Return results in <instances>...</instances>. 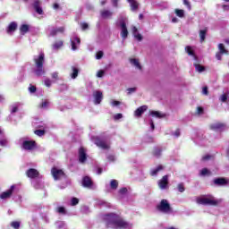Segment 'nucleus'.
Wrapping results in <instances>:
<instances>
[{
  "mask_svg": "<svg viewBox=\"0 0 229 229\" xmlns=\"http://www.w3.org/2000/svg\"><path fill=\"white\" fill-rule=\"evenodd\" d=\"M106 221V225L108 228H115V229H130L131 228V225L126 221H124L119 215L109 214L104 216Z\"/></svg>",
  "mask_w": 229,
  "mask_h": 229,
  "instance_id": "1",
  "label": "nucleus"
},
{
  "mask_svg": "<svg viewBox=\"0 0 229 229\" xmlns=\"http://www.w3.org/2000/svg\"><path fill=\"white\" fill-rule=\"evenodd\" d=\"M44 53H40L38 55L34 56L36 65L34 72L36 76H42L43 74H46V70H44Z\"/></svg>",
  "mask_w": 229,
  "mask_h": 229,
  "instance_id": "2",
  "label": "nucleus"
},
{
  "mask_svg": "<svg viewBox=\"0 0 229 229\" xmlns=\"http://www.w3.org/2000/svg\"><path fill=\"white\" fill-rule=\"evenodd\" d=\"M127 21L126 18H120L116 23V26L121 29V37L123 40L128 38V28L126 27Z\"/></svg>",
  "mask_w": 229,
  "mask_h": 229,
  "instance_id": "3",
  "label": "nucleus"
},
{
  "mask_svg": "<svg viewBox=\"0 0 229 229\" xmlns=\"http://www.w3.org/2000/svg\"><path fill=\"white\" fill-rule=\"evenodd\" d=\"M157 210H159V212H163V214H171V205L169 204L167 199L161 200L160 204L157 205Z\"/></svg>",
  "mask_w": 229,
  "mask_h": 229,
  "instance_id": "4",
  "label": "nucleus"
},
{
  "mask_svg": "<svg viewBox=\"0 0 229 229\" xmlns=\"http://www.w3.org/2000/svg\"><path fill=\"white\" fill-rule=\"evenodd\" d=\"M199 205H217V201L214 199V197H199L197 199Z\"/></svg>",
  "mask_w": 229,
  "mask_h": 229,
  "instance_id": "5",
  "label": "nucleus"
},
{
  "mask_svg": "<svg viewBox=\"0 0 229 229\" xmlns=\"http://www.w3.org/2000/svg\"><path fill=\"white\" fill-rule=\"evenodd\" d=\"M93 142L98 146V148H101V149H109L110 148V143L105 140H102L99 139V137H93L92 138Z\"/></svg>",
  "mask_w": 229,
  "mask_h": 229,
  "instance_id": "6",
  "label": "nucleus"
},
{
  "mask_svg": "<svg viewBox=\"0 0 229 229\" xmlns=\"http://www.w3.org/2000/svg\"><path fill=\"white\" fill-rule=\"evenodd\" d=\"M51 174L55 180H62V178H65L64 171L56 167L52 168Z\"/></svg>",
  "mask_w": 229,
  "mask_h": 229,
  "instance_id": "7",
  "label": "nucleus"
},
{
  "mask_svg": "<svg viewBox=\"0 0 229 229\" xmlns=\"http://www.w3.org/2000/svg\"><path fill=\"white\" fill-rule=\"evenodd\" d=\"M93 98L95 99V105H99L103 101V92L99 90L94 91Z\"/></svg>",
  "mask_w": 229,
  "mask_h": 229,
  "instance_id": "8",
  "label": "nucleus"
},
{
  "mask_svg": "<svg viewBox=\"0 0 229 229\" xmlns=\"http://www.w3.org/2000/svg\"><path fill=\"white\" fill-rule=\"evenodd\" d=\"M211 130H215V131H223L226 130V125L221 123H215L211 124Z\"/></svg>",
  "mask_w": 229,
  "mask_h": 229,
  "instance_id": "9",
  "label": "nucleus"
},
{
  "mask_svg": "<svg viewBox=\"0 0 229 229\" xmlns=\"http://www.w3.org/2000/svg\"><path fill=\"white\" fill-rule=\"evenodd\" d=\"M36 143L33 140H25L22 143L23 149L31 150L35 149Z\"/></svg>",
  "mask_w": 229,
  "mask_h": 229,
  "instance_id": "10",
  "label": "nucleus"
},
{
  "mask_svg": "<svg viewBox=\"0 0 229 229\" xmlns=\"http://www.w3.org/2000/svg\"><path fill=\"white\" fill-rule=\"evenodd\" d=\"M167 185H169V176L165 175L163 178L158 182V186L161 189H167Z\"/></svg>",
  "mask_w": 229,
  "mask_h": 229,
  "instance_id": "11",
  "label": "nucleus"
},
{
  "mask_svg": "<svg viewBox=\"0 0 229 229\" xmlns=\"http://www.w3.org/2000/svg\"><path fill=\"white\" fill-rule=\"evenodd\" d=\"M83 187H87L88 189H94V183L92 182V179L90 177L86 176L82 180Z\"/></svg>",
  "mask_w": 229,
  "mask_h": 229,
  "instance_id": "12",
  "label": "nucleus"
},
{
  "mask_svg": "<svg viewBox=\"0 0 229 229\" xmlns=\"http://www.w3.org/2000/svg\"><path fill=\"white\" fill-rule=\"evenodd\" d=\"M218 49H219V52L216 55V57L218 60H221V55H228V50H226V49L225 48V45L219 44V45H218Z\"/></svg>",
  "mask_w": 229,
  "mask_h": 229,
  "instance_id": "13",
  "label": "nucleus"
},
{
  "mask_svg": "<svg viewBox=\"0 0 229 229\" xmlns=\"http://www.w3.org/2000/svg\"><path fill=\"white\" fill-rule=\"evenodd\" d=\"M14 189H15V185H13V186H11L10 190H8L7 191L3 192L0 195L1 199H8V198H10V196H12Z\"/></svg>",
  "mask_w": 229,
  "mask_h": 229,
  "instance_id": "14",
  "label": "nucleus"
},
{
  "mask_svg": "<svg viewBox=\"0 0 229 229\" xmlns=\"http://www.w3.org/2000/svg\"><path fill=\"white\" fill-rule=\"evenodd\" d=\"M85 160H87V153L85 151V148H81L79 149V161L81 162V164H83Z\"/></svg>",
  "mask_w": 229,
  "mask_h": 229,
  "instance_id": "15",
  "label": "nucleus"
},
{
  "mask_svg": "<svg viewBox=\"0 0 229 229\" xmlns=\"http://www.w3.org/2000/svg\"><path fill=\"white\" fill-rule=\"evenodd\" d=\"M71 42H72V51H76V49H78V47L80 46V38L78 37H73L71 38Z\"/></svg>",
  "mask_w": 229,
  "mask_h": 229,
  "instance_id": "16",
  "label": "nucleus"
},
{
  "mask_svg": "<svg viewBox=\"0 0 229 229\" xmlns=\"http://www.w3.org/2000/svg\"><path fill=\"white\" fill-rule=\"evenodd\" d=\"M33 8L37 12V13H38L39 15H42V13H44L42 7H40V1L34 0Z\"/></svg>",
  "mask_w": 229,
  "mask_h": 229,
  "instance_id": "17",
  "label": "nucleus"
},
{
  "mask_svg": "<svg viewBox=\"0 0 229 229\" xmlns=\"http://www.w3.org/2000/svg\"><path fill=\"white\" fill-rule=\"evenodd\" d=\"M65 31V29L64 27L58 28L57 30L55 28L49 29V35L50 37H55L57 33H64Z\"/></svg>",
  "mask_w": 229,
  "mask_h": 229,
  "instance_id": "18",
  "label": "nucleus"
},
{
  "mask_svg": "<svg viewBox=\"0 0 229 229\" xmlns=\"http://www.w3.org/2000/svg\"><path fill=\"white\" fill-rule=\"evenodd\" d=\"M146 110H148V106H141L134 112V115L136 117H140V115H142Z\"/></svg>",
  "mask_w": 229,
  "mask_h": 229,
  "instance_id": "19",
  "label": "nucleus"
},
{
  "mask_svg": "<svg viewBox=\"0 0 229 229\" xmlns=\"http://www.w3.org/2000/svg\"><path fill=\"white\" fill-rule=\"evenodd\" d=\"M28 178H37L38 177V171L35 168H30L27 171Z\"/></svg>",
  "mask_w": 229,
  "mask_h": 229,
  "instance_id": "20",
  "label": "nucleus"
},
{
  "mask_svg": "<svg viewBox=\"0 0 229 229\" xmlns=\"http://www.w3.org/2000/svg\"><path fill=\"white\" fill-rule=\"evenodd\" d=\"M130 4L131 12H137L139 10V2L137 0H127Z\"/></svg>",
  "mask_w": 229,
  "mask_h": 229,
  "instance_id": "21",
  "label": "nucleus"
},
{
  "mask_svg": "<svg viewBox=\"0 0 229 229\" xmlns=\"http://www.w3.org/2000/svg\"><path fill=\"white\" fill-rule=\"evenodd\" d=\"M130 62L131 64L135 67V69H138V71H142V65H140V63L138 59H131Z\"/></svg>",
  "mask_w": 229,
  "mask_h": 229,
  "instance_id": "22",
  "label": "nucleus"
},
{
  "mask_svg": "<svg viewBox=\"0 0 229 229\" xmlns=\"http://www.w3.org/2000/svg\"><path fill=\"white\" fill-rule=\"evenodd\" d=\"M15 30H17V23H15V21H13L8 26L7 33L12 34L13 33V31H15Z\"/></svg>",
  "mask_w": 229,
  "mask_h": 229,
  "instance_id": "23",
  "label": "nucleus"
},
{
  "mask_svg": "<svg viewBox=\"0 0 229 229\" xmlns=\"http://www.w3.org/2000/svg\"><path fill=\"white\" fill-rule=\"evenodd\" d=\"M132 33H133V36L134 38L137 39V40H142V35H140L139 33V30H137V27L133 26L132 27Z\"/></svg>",
  "mask_w": 229,
  "mask_h": 229,
  "instance_id": "24",
  "label": "nucleus"
},
{
  "mask_svg": "<svg viewBox=\"0 0 229 229\" xmlns=\"http://www.w3.org/2000/svg\"><path fill=\"white\" fill-rule=\"evenodd\" d=\"M0 146H6L8 144V140L4 138V132L0 129Z\"/></svg>",
  "mask_w": 229,
  "mask_h": 229,
  "instance_id": "25",
  "label": "nucleus"
},
{
  "mask_svg": "<svg viewBox=\"0 0 229 229\" xmlns=\"http://www.w3.org/2000/svg\"><path fill=\"white\" fill-rule=\"evenodd\" d=\"M214 183L216 185H226V180L223 178L215 179Z\"/></svg>",
  "mask_w": 229,
  "mask_h": 229,
  "instance_id": "26",
  "label": "nucleus"
},
{
  "mask_svg": "<svg viewBox=\"0 0 229 229\" xmlns=\"http://www.w3.org/2000/svg\"><path fill=\"white\" fill-rule=\"evenodd\" d=\"M185 51L186 53H188V55H190V56H193L196 60V55H194V50L192 49L191 47H186Z\"/></svg>",
  "mask_w": 229,
  "mask_h": 229,
  "instance_id": "27",
  "label": "nucleus"
},
{
  "mask_svg": "<svg viewBox=\"0 0 229 229\" xmlns=\"http://www.w3.org/2000/svg\"><path fill=\"white\" fill-rule=\"evenodd\" d=\"M101 15L104 19H108V17H112V12L105 10L101 12Z\"/></svg>",
  "mask_w": 229,
  "mask_h": 229,
  "instance_id": "28",
  "label": "nucleus"
},
{
  "mask_svg": "<svg viewBox=\"0 0 229 229\" xmlns=\"http://www.w3.org/2000/svg\"><path fill=\"white\" fill-rule=\"evenodd\" d=\"M205 37H207V29L200 30L199 38H200L201 42H203L205 40Z\"/></svg>",
  "mask_w": 229,
  "mask_h": 229,
  "instance_id": "29",
  "label": "nucleus"
},
{
  "mask_svg": "<svg viewBox=\"0 0 229 229\" xmlns=\"http://www.w3.org/2000/svg\"><path fill=\"white\" fill-rule=\"evenodd\" d=\"M150 115H152L153 117H157V119L164 117V115L158 111H151Z\"/></svg>",
  "mask_w": 229,
  "mask_h": 229,
  "instance_id": "30",
  "label": "nucleus"
},
{
  "mask_svg": "<svg viewBox=\"0 0 229 229\" xmlns=\"http://www.w3.org/2000/svg\"><path fill=\"white\" fill-rule=\"evenodd\" d=\"M175 13H176L177 17H180L181 19L185 16V11H183L182 9H176Z\"/></svg>",
  "mask_w": 229,
  "mask_h": 229,
  "instance_id": "31",
  "label": "nucleus"
},
{
  "mask_svg": "<svg viewBox=\"0 0 229 229\" xmlns=\"http://www.w3.org/2000/svg\"><path fill=\"white\" fill-rule=\"evenodd\" d=\"M110 187L111 189H114V190L117 189V187H119V182H117V180H112L110 182Z\"/></svg>",
  "mask_w": 229,
  "mask_h": 229,
  "instance_id": "32",
  "label": "nucleus"
},
{
  "mask_svg": "<svg viewBox=\"0 0 229 229\" xmlns=\"http://www.w3.org/2000/svg\"><path fill=\"white\" fill-rule=\"evenodd\" d=\"M162 169H164V167L162 165H158L156 169L151 171V175L156 176V174H157L159 171H162Z\"/></svg>",
  "mask_w": 229,
  "mask_h": 229,
  "instance_id": "33",
  "label": "nucleus"
},
{
  "mask_svg": "<svg viewBox=\"0 0 229 229\" xmlns=\"http://www.w3.org/2000/svg\"><path fill=\"white\" fill-rule=\"evenodd\" d=\"M200 176H210V170L204 168L200 171Z\"/></svg>",
  "mask_w": 229,
  "mask_h": 229,
  "instance_id": "34",
  "label": "nucleus"
},
{
  "mask_svg": "<svg viewBox=\"0 0 229 229\" xmlns=\"http://www.w3.org/2000/svg\"><path fill=\"white\" fill-rule=\"evenodd\" d=\"M72 80H76L78 78V68L72 67V73L71 74Z\"/></svg>",
  "mask_w": 229,
  "mask_h": 229,
  "instance_id": "35",
  "label": "nucleus"
},
{
  "mask_svg": "<svg viewBox=\"0 0 229 229\" xmlns=\"http://www.w3.org/2000/svg\"><path fill=\"white\" fill-rule=\"evenodd\" d=\"M64 46V42L63 41H57L56 43H55L53 45V48L54 49H60V47H62Z\"/></svg>",
  "mask_w": 229,
  "mask_h": 229,
  "instance_id": "36",
  "label": "nucleus"
},
{
  "mask_svg": "<svg viewBox=\"0 0 229 229\" xmlns=\"http://www.w3.org/2000/svg\"><path fill=\"white\" fill-rule=\"evenodd\" d=\"M195 69L198 72H203L205 71V67L200 64H195Z\"/></svg>",
  "mask_w": 229,
  "mask_h": 229,
  "instance_id": "37",
  "label": "nucleus"
},
{
  "mask_svg": "<svg viewBox=\"0 0 229 229\" xmlns=\"http://www.w3.org/2000/svg\"><path fill=\"white\" fill-rule=\"evenodd\" d=\"M228 99V94H223L220 98L219 100L222 101V103H226V100Z\"/></svg>",
  "mask_w": 229,
  "mask_h": 229,
  "instance_id": "38",
  "label": "nucleus"
},
{
  "mask_svg": "<svg viewBox=\"0 0 229 229\" xmlns=\"http://www.w3.org/2000/svg\"><path fill=\"white\" fill-rule=\"evenodd\" d=\"M20 30H21V33L24 34V33H27L30 28L28 27V25H22Z\"/></svg>",
  "mask_w": 229,
  "mask_h": 229,
  "instance_id": "39",
  "label": "nucleus"
},
{
  "mask_svg": "<svg viewBox=\"0 0 229 229\" xmlns=\"http://www.w3.org/2000/svg\"><path fill=\"white\" fill-rule=\"evenodd\" d=\"M11 226H12L13 228H14V229H19L20 226H21V223H19V222H13V223L11 224Z\"/></svg>",
  "mask_w": 229,
  "mask_h": 229,
  "instance_id": "40",
  "label": "nucleus"
},
{
  "mask_svg": "<svg viewBox=\"0 0 229 229\" xmlns=\"http://www.w3.org/2000/svg\"><path fill=\"white\" fill-rule=\"evenodd\" d=\"M110 105L111 106H119V105H121V102L113 99L110 101Z\"/></svg>",
  "mask_w": 229,
  "mask_h": 229,
  "instance_id": "41",
  "label": "nucleus"
},
{
  "mask_svg": "<svg viewBox=\"0 0 229 229\" xmlns=\"http://www.w3.org/2000/svg\"><path fill=\"white\" fill-rule=\"evenodd\" d=\"M34 133L35 135H38V137H42V135H44L45 132L42 130H36Z\"/></svg>",
  "mask_w": 229,
  "mask_h": 229,
  "instance_id": "42",
  "label": "nucleus"
},
{
  "mask_svg": "<svg viewBox=\"0 0 229 229\" xmlns=\"http://www.w3.org/2000/svg\"><path fill=\"white\" fill-rule=\"evenodd\" d=\"M177 189L179 192H183L185 191V186H183V183H180L178 184Z\"/></svg>",
  "mask_w": 229,
  "mask_h": 229,
  "instance_id": "43",
  "label": "nucleus"
},
{
  "mask_svg": "<svg viewBox=\"0 0 229 229\" xmlns=\"http://www.w3.org/2000/svg\"><path fill=\"white\" fill-rule=\"evenodd\" d=\"M105 76V71L100 70L97 72V78H103Z\"/></svg>",
  "mask_w": 229,
  "mask_h": 229,
  "instance_id": "44",
  "label": "nucleus"
},
{
  "mask_svg": "<svg viewBox=\"0 0 229 229\" xmlns=\"http://www.w3.org/2000/svg\"><path fill=\"white\" fill-rule=\"evenodd\" d=\"M97 60H101L103 58V51H98L96 55Z\"/></svg>",
  "mask_w": 229,
  "mask_h": 229,
  "instance_id": "45",
  "label": "nucleus"
},
{
  "mask_svg": "<svg viewBox=\"0 0 229 229\" xmlns=\"http://www.w3.org/2000/svg\"><path fill=\"white\" fill-rule=\"evenodd\" d=\"M202 94L204 96H208V88L207 86L202 88Z\"/></svg>",
  "mask_w": 229,
  "mask_h": 229,
  "instance_id": "46",
  "label": "nucleus"
},
{
  "mask_svg": "<svg viewBox=\"0 0 229 229\" xmlns=\"http://www.w3.org/2000/svg\"><path fill=\"white\" fill-rule=\"evenodd\" d=\"M40 106L41 108H47V106H49V102L47 100H45L44 102H42Z\"/></svg>",
  "mask_w": 229,
  "mask_h": 229,
  "instance_id": "47",
  "label": "nucleus"
},
{
  "mask_svg": "<svg viewBox=\"0 0 229 229\" xmlns=\"http://www.w3.org/2000/svg\"><path fill=\"white\" fill-rule=\"evenodd\" d=\"M137 91V88H129L127 89L128 94H133V92Z\"/></svg>",
  "mask_w": 229,
  "mask_h": 229,
  "instance_id": "48",
  "label": "nucleus"
},
{
  "mask_svg": "<svg viewBox=\"0 0 229 229\" xmlns=\"http://www.w3.org/2000/svg\"><path fill=\"white\" fill-rule=\"evenodd\" d=\"M80 202V200L77 198H73L72 199V205H78V203Z\"/></svg>",
  "mask_w": 229,
  "mask_h": 229,
  "instance_id": "49",
  "label": "nucleus"
},
{
  "mask_svg": "<svg viewBox=\"0 0 229 229\" xmlns=\"http://www.w3.org/2000/svg\"><path fill=\"white\" fill-rule=\"evenodd\" d=\"M183 4L187 6L188 10H191V3L188 0H183Z\"/></svg>",
  "mask_w": 229,
  "mask_h": 229,
  "instance_id": "50",
  "label": "nucleus"
},
{
  "mask_svg": "<svg viewBox=\"0 0 229 229\" xmlns=\"http://www.w3.org/2000/svg\"><path fill=\"white\" fill-rule=\"evenodd\" d=\"M57 211L59 214H65V208L60 207L58 208Z\"/></svg>",
  "mask_w": 229,
  "mask_h": 229,
  "instance_id": "51",
  "label": "nucleus"
},
{
  "mask_svg": "<svg viewBox=\"0 0 229 229\" xmlns=\"http://www.w3.org/2000/svg\"><path fill=\"white\" fill-rule=\"evenodd\" d=\"M45 85H46V87H51V80L46 79L45 80Z\"/></svg>",
  "mask_w": 229,
  "mask_h": 229,
  "instance_id": "52",
  "label": "nucleus"
},
{
  "mask_svg": "<svg viewBox=\"0 0 229 229\" xmlns=\"http://www.w3.org/2000/svg\"><path fill=\"white\" fill-rule=\"evenodd\" d=\"M120 194H126L128 192V189L126 188H122L119 191Z\"/></svg>",
  "mask_w": 229,
  "mask_h": 229,
  "instance_id": "53",
  "label": "nucleus"
},
{
  "mask_svg": "<svg viewBox=\"0 0 229 229\" xmlns=\"http://www.w3.org/2000/svg\"><path fill=\"white\" fill-rule=\"evenodd\" d=\"M119 119H123V114H116L114 115V120L117 121Z\"/></svg>",
  "mask_w": 229,
  "mask_h": 229,
  "instance_id": "54",
  "label": "nucleus"
},
{
  "mask_svg": "<svg viewBox=\"0 0 229 229\" xmlns=\"http://www.w3.org/2000/svg\"><path fill=\"white\" fill-rule=\"evenodd\" d=\"M29 90H30V92H31V94H33V92H35L37 90V88L35 86H30L29 88Z\"/></svg>",
  "mask_w": 229,
  "mask_h": 229,
  "instance_id": "55",
  "label": "nucleus"
},
{
  "mask_svg": "<svg viewBox=\"0 0 229 229\" xmlns=\"http://www.w3.org/2000/svg\"><path fill=\"white\" fill-rule=\"evenodd\" d=\"M52 78H53L54 80H58V72H54V73H52Z\"/></svg>",
  "mask_w": 229,
  "mask_h": 229,
  "instance_id": "56",
  "label": "nucleus"
},
{
  "mask_svg": "<svg viewBox=\"0 0 229 229\" xmlns=\"http://www.w3.org/2000/svg\"><path fill=\"white\" fill-rule=\"evenodd\" d=\"M81 28H82V30H87V28H89V24L81 23Z\"/></svg>",
  "mask_w": 229,
  "mask_h": 229,
  "instance_id": "57",
  "label": "nucleus"
},
{
  "mask_svg": "<svg viewBox=\"0 0 229 229\" xmlns=\"http://www.w3.org/2000/svg\"><path fill=\"white\" fill-rule=\"evenodd\" d=\"M53 8L54 10H58L60 8V5L58 4H54Z\"/></svg>",
  "mask_w": 229,
  "mask_h": 229,
  "instance_id": "58",
  "label": "nucleus"
},
{
  "mask_svg": "<svg viewBox=\"0 0 229 229\" xmlns=\"http://www.w3.org/2000/svg\"><path fill=\"white\" fill-rule=\"evenodd\" d=\"M150 128L151 130H155V123H153V120L150 121Z\"/></svg>",
  "mask_w": 229,
  "mask_h": 229,
  "instance_id": "59",
  "label": "nucleus"
},
{
  "mask_svg": "<svg viewBox=\"0 0 229 229\" xmlns=\"http://www.w3.org/2000/svg\"><path fill=\"white\" fill-rule=\"evenodd\" d=\"M210 158H211L210 156L206 155V156H204V157H202V160H208V159H210Z\"/></svg>",
  "mask_w": 229,
  "mask_h": 229,
  "instance_id": "60",
  "label": "nucleus"
},
{
  "mask_svg": "<svg viewBox=\"0 0 229 229\" xmlns=\"http://www.w3.org/2000/svg\"><path fill=\"white\" fill-rule=\"evenodd\" d=\"M198 114H203V108L202 107H198Z\"/></svg>",
  "mask_w": 229,
  "mask_h": 229,
  "instance_id": "61",
  "label": "nucleus"
},
{
  "mask_svg": "<svg viewBox=\"0 0 229 229\" xmlns=\"http://www.w3.org/2000/svg\"><path fill=\"white\" fill-rule=\"evenodd\" d=\"M119 0H112L113 6H117V2Z\"/></svg>",
  "mask_w": 229,
  "mask_h": 229,
  "instance_id": "62",
  "label": "nucleus"
},
{
  "mask_svg": "<svg viewBox=\"0 0 229 229\" xmlns=\"http://www.w3.org/2000/svg\"><path fill=\"white\" fill-rule=\"evenodd\" d=\"M174 135H175V137H180V131L179 130L175 131Z\"/></svg>",
  "mask_w": 229,
  "mask_h": 229,
  "instance_id": "63",
  "label": "nucleus"
},
{
  "mask_svg": "<svg viewBox=\"0 0 229 229\" xmlns=\"http://www.w3.org/2000/svg\"><path fill=\"white\" fill-rule=\"evenodd\" d=\"M56 226H58V228L64 226L63 222H58V223L56 224Z\"/></svg>",
  "mask_w": 229,
  "mask_h": 229,
  "instance_id": "64",
  "label": "nucleus"
}]
</instances>
